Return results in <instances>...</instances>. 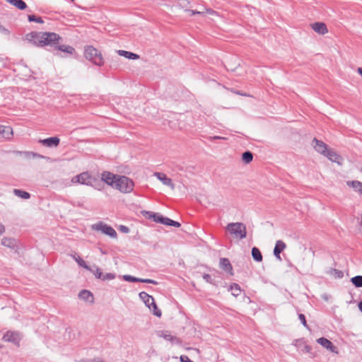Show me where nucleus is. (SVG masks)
Instances as JSON below:
<instances>
[{
    "label": "nucleus",
    "instance_id": "nucleus-33",
    "mask_svg": "<svg viewBox=\"0 0 362 362\" xmlns=\"http://www.w3.org/2000/svg\"><path fill=\"white\" fill-rule=\"evenodd\" d=\"M91 268H92V271H90V272L94 274L95 278L101 279V278L103 276V273L101 272L99 267L98 266L94 265Z\"/></svg>",
    "mask_w": 362,
    "mask_h": 362
},
{
    "label": "nucleus",
    "instance_id": "nucleus-55",
    "mask_svg": "<svg viewBox=\"0 0 362 362\" xmlns=\"http://www.w3.org/2000/svg\"><path fill=\"white\" fill-rule=\"evenodd\" d=\"M95 188L97 189L98 190H100V189L98 187H95Z\"/></svg>",
    "mask_w": 362,
    "mask_h": 362
},
{
    "label": "nucleus",
    "instance_id": "nucleus-24",
    "mask_svg": "<svg viewBox=\"0 0 362 362\" xmlns=\"http://www.w3.org/2000/svg\"><path fill=\"white\" fill-rule=\"evenodd\" d=\"M117 53L119 55L129 59H138L139 58L138 54L125 50H118Z\"/></svg>",
    "mask_w": 362,
    "mask_h": 362
},
{
    "label": "nucleus",
    "instance_id": "nucleus-15",
    "mask_svg": "<svg viewBox=\"0 0 362 362\" xmlns=\"http://www.w3.org/2000/svg\"><path fill=\"white\" fill-rule=\"evenodd\" d=\"M312 29L320 35H325L328 33V29L325 23L316 22L311 24Z\"/></svg>",
    "mask_w": 362,
    "mask_h": 362
},
{
    "label": "nucleus",
    "instance_id": "nucleus-17",
    "mask_svg": "<svg viewBox=\"0 0 362 362\" xmlns=\"http://www.w3.org/2000/svg\"><path fill=\"white\" fill-rule=\"evenodd\" d=\"M220 268L233 275V267L228 258H221L219 262Z\"/></svg>",
    "mask_w": 362,
    "mask_h": 362
},
{
    "label": "nucleus",
    "instance_id": "nucleus-22",
    "mask_svg": "<svg viewBox=\"0 0 362 362\" xmlns=\"http://www.w3.org/2000/svg\"><path fill=\"white\" fill-rule=\"evenodd\" d=\"M346 185L362 194V182L357 180L347 181Z\"/></svg>",
    "mask_w": 362,
    "mask_h": 362
},
{
    "label": "nucleus",
    "instance_id": "nucleus-51",
    "mask_svg": "<svg viewBox=\"0 0 362 362\" xmlns=\"http://www.w3.org/2000/svg\"><path fill=\"white\" fill-rule=\"evenodd\" d=\"M357 71L362 76V68H358Z\"/></svg>",
    "mask_w": 362,
    "mask_h": 362
},
{
    "label": "nucleus",
    "instance_id": "nucleus-38",
    "mask_svg": "<svg viewBox=\"0 0 362 362\" xmlns=\"http://www.w3.org/2000/svg\"><path fill=\"white\" fill-rule=\"evenodd\" d=\"M153 221L156 223H160V220L162 219L163 216L158 213H155L154 215H152Z\"/></svg>",
    "mask_w": 362,
    "mask_h": 362
},
{
    "label": "nucleus",
    "instance_id": "nucleus-54",
    "mask_svg": "<svg viewBox=\"0 0 362 362\" xmlns=\"http://www.w3.org/2000/svg\"><path fill=\"white\" fill-rule=\"evenodd\" d=\"M360 224H361V226H362V214H361V222H360Z\"/></svg>",
    "mask_w": 362,
    "mask_h": 362
},
{
    "label": "nucleus",
    "instance_id": "nucleus-36",
    "mask_svg": "<svg viewBox=\"0 0 362 362\" xmlns=\"http://www.w3.org/2000/svg\"><path fill=\"white\" fill-rule=\"evenodd\" d=\"M141 214H143V216H144L146 218L148 219H153L152 215L155 214V213L148 211H142Z\"/></svg>",
    "mask_w": 362,
    "mask_h": 362
},
{
    "label": "nucleus",
    "instance_id": "nucleus-10",
    "mask_svg": "<svg viewBox=\"0 0 362 362\" xmlns=\"http://www.w3.org/2000/svg\"><path fill=\"white\" fill-rule=\"evenodd\" d=\"M312 145L317 152L323 156L328 150L327 145L325 144L322 141L318 140L316 138L313 139Z\"/></svg>",
    "mask_w": 362,
    "mask_h": 362
},
{
    "label": "nucleus",
    "instance_id": "nucleus-16",
    "mask_svg": "<svg viewBox=\"0 0 362 362\" xmlns=\"http://www.w3.org/2000/svg\"><path fill=\"white\" fill-rule=\"evenodd\" d=\"M324 156L327 157L332 162H334L339 164H340L341 160V157L332 149L328 148Z\"/></svg>",
    "mask_w": 362,
    "mask_h": 362
},
{
    "label": "nucleus",
    "instance_id": "nucleus-42",
    "mask_svg": "<svg viewBox=\"0 0 362 362\" xmlns=\"http://www.w3.org/2000/svg\"><path fill=\"white\" fill-rule=\"evenodd\" d=\"M203 279L208 283H211V277L208 274H204L203 275Z\"/></svg>",
    "mask_w": 362,
    "mask_h": 362
},
{
    "label": "nucleus",
    "instance_id": "nucleus-19",
    "mask_svg": "<svg viewBox=\"0 0 362 362\" xmlns=\"http://www.w3.org/2000/svg\"><path fill=\"white\" fill-rule=\"evenodd\" d=\"M1 245L12 250H17V240L12 238H3Z\"/></svg>",
    "mask_w": 362,
    "mask_h": 362
},
{
    "label": "nucleus",
    "instance_id": "nucleus-46",
    "mask_svg": "<svg viewBox=\"0 0 362 362\" xmlns=\"http://www.w3.org/2000/svg\"><path fill=\"white\" fill-rule=\"evenodd\" d=\"M171 226L179 228L180 226V223L179 222H177V221H173L172 222Z\"/></svg>",
    "mask_w": 362,
    "mask_h": 362
},
{
    "label": "nucleus",
    "instance_id": "nucleus-45",
    "mask_svg": "<svg viewBox=\"0 0 362 362\" xmlns=\"http://www.w3.org/2000/svg\"><path fill=\"white\" fill-rule=\"evenodd\" d=\"M168 218L163 216L162 219L160 220V223L167 225Z\"/></svg>",
    "mask_w": 362,
    "mask_h": 362
},
{
    "label": "nucleus",
    "instance_id": "nucleus-5",
    "mask_svg": "<svg viewBox=\"0 0 362 362\" xmlns=\"http://www.w3.org/2000/svg\"><path fill=\"white\" fill-rule=\"evenodd\" d=\"M139 296L145 305L153 311V315L157 317L161 316V311L157 308L154 298L151 296L144 291L140 292Z\"/></svg>",
    "mask_w": 362,
    "mask_h": 362
},
{
    "label": "nucleus",
    "instance_id": "nucleus-25",
    "mask_svg": "<svg viewBox=\"0 0 362 362\" xmlns=\"http://www.w3.org/2000/svg\"><path fill=\"white\" fill-rule=\"evenodd\" d=\"M71 257L78 263V264L80 267L84 268L85 269H86L88 271H92V268L90 266H88L86 264V262L83 259H81L79 256H76V255H71Z\"/></svg>",
    "mask_w": 362,
    "mask_h": 362
},
{
    "label": "nucleus",
    "instance_id": "nucleus-39",
    "mask_svg": "<svg viewBox=\"0 0 362 362\" xmlns=\"http://www.w3.org/2000/svg\"><path fill=\"white\" fill-rule=\"evenodd\" d=\"M79 362H106L100 358H93V359H86V360H81Z\"/></svg>",
    "mask_w": 362,
    "mask_h": 362
},
{
    "label": "nucleus",
    "instance_id": "nucleus-50",
    "mask_svg": "<svg viewBox=\"0 0 362 362\" xmlns=\"http://www.w3.org/2000/svg\"><path fill=\"white\" fill-rule=\"evenodd\" d=\"M173 221V220H171L170 218H168L166 226H171Z\"/></svg>",
    "mask_w": 362,
    "mask_h": 362
},
{
    "label": "nucleus",
    "instance_id": "nucleus-30",
    "mask_svg": "<svg viewBox=\"0 0 362 362\" xmlns=\"http://www.w3.org/2000/svg\"><path fill=\"white\" fill-rule=\"evenodd\" d=\"M351 282L357 288L362 287V276L358 275L352 277Z\"/></svg>",
    "mask_w": 362,
    "mask_h": 362
},
{
    "label": "nucleus",
    "instance_id": "nucleus-29",
    "mask_svg": "<svg viewBox=\"0 0 362 362\" xmlns=\"http://www.w3.org/2000/svg\"><path fill=\"white\" fill-rule=\"evenodd\" d=\"M253 159V155L250 151H245L242 154V160L245 163H250Z\"/></svg>",
    "mask_w": 362,
    "mask_h": 362
},
{
    "label": "nucleus",
    "instance_id": "nucleus-49",
    "mask_svg": "<svg viewBox=\"0 0 362 362\" xmlns=\"http://www.w3.org/2000/svg\"><path fill=\"white\" fill-rule=\"evenodd\" d=\"M4 232V226L3 225H0V235H1Z\"/></svg>",
    "mask_w": 362,
    "mask_h": 362
},
{
    "label": "nucleus",
    "instance_id": "nucleus-4",
    "mask_svg": "<svg viewBox=\"0 0 362 362\" xmlns=\"http://www.w3.org/2000/svg\"><path fill=\"white\" fill-rule=\"evenodd\" d=\"M226 230L235 238L243 239L247 236L246 226L243 223H230L226 226Z\"/></svg>",
    "mask_w": 362,
    "mask_h": 362
},
{
    "label": "nucleus",
    "instance_id": "nucleus-13",
    "mask_svg": "<svg viewBox=\"0 0 362 362\" xmlns=\"http://www.w3.org/2000/svg\"><path fill=\"white\" fill-rule=\"evenodd\" d=\"M123 279L127 281H129V282H141V283L151 284H154V285L158 284V282L155 280L150 279L136 278L133 276L128 275V274L124 275Z\"/></svg>",
    "mask_w": 362,
    "mask_h": 362
},
{
    "label": "nucleus",
    "instance_id": "nucleus-11",
    "mask_svg": "<svg viewBox=\"0 0 362 362\" xmlns=\"http://www.w3.org/2000/svg\"><path fill=\"white\" fill-rule=\"evenodd\" d=\"M154 176L157 177L164 185L170 187L171 189H175V185L173 182V180L168 177L165 174L163 173H155Z\"/></svg>",
    "mask_w": 362,
    "mask_h": 362
},
{
    "label": "nucleus",
    "instance_id": "nucleus-2",
    "mask_svg": "<svg viewBox=\"0 0 362 362\" xmlns=\"http://www.w3.org/2000/svg\"><path fill=\"white\" fill-rule=\"evenodd\" d=\"M134 183L132 180L124 175H119L116 179L114 189L122 193H130L134 189Z\"/></svg>",
    "mask_w": 362,
    "mask_h": 362
},
{
    "label": "nucleus",
    "instance_id": "nucleus-18",
    "mask_svg": "<svg viewBox=\"0 0 362 362\" xmlns=\"http://www.w3.org/2000/svg\"><path fill=\"white\" fill-rule=\"evenodd\" d=\"M13 129L10 126L0 125V135L6 139H11L13 136Z\"/></svg>",
    "mask_w": 362,
    "mask_h": 362
},
{
    "label": "nucleus",
    "instance_id": "nucleus-37",
    "mask_svg": "<svg viewBox=\"0 0 362 362\" xmlns=\"http://www.w3.org/2000/svg\"><path fill=\"white\" fill-rule=\"evenodd\" d=\"M298 318L300 320V321L301 322V323L303 324V325L305 327H308V324L306 322V320H305V317L303 314H299L298 315Z\"/></svg>",
    "mask_w": 362,
    "mask_h": 362
},
{
    "label": "nucleus",
    "instance_id": "nucleus-6",
    "mask_svg": "<svg viewBox=\"0 0 362 362\" xmlns=\"http://www.w3.org/2000/svg\"><path fill=\"white\" fill-rule=\"evenodd\" d=\"M92 229L96 231H100L102 233L108 235L112 238H117V234L115 230L110 226L103 223L98 222L92 226Z\"/></svg>",
    "mask_w": 362,
    "mask_h": 362
},
{
    "label": "nucleus",
    "instance_id": "nucleus-31",
    "mask_svg": "<svg viewBox=\"0 0 362 362\" xmlns=\"http://www.w3.org/2000/svg\"><path fill=\"white\" fill-rule=\"evenodd\" d=\"M230 289L231 291L232 295H233L234 296H238L241 293V289H240V286L235 283L233 284L230 286Z\"/></svg>",
    "mask_w": 362,
    "mask_h": 362
},
{
    "label": "nucleus",
    "instance_id": "nucleus-48",
    "mask_svg": "<svg viewBox=\"0 0 362 362\" xmlns=\"http://www.w3.org/2000/svg\"><path fill=\"white\" fill-rule=\"evenodd\" d=\"M188 11L191 13V16H193V15H195V14H200L201 13V12L197 11H194V10H189Z\"/></svg>",
    "mask_w": 362,
    "mask_h": 362
},
{
    "label": "nucleus",
    "instance_id": "nucleus-26",
    "mask_svg": "<svg viewBox=\"0 0 362 362\" xmlns=\"http://www.w3.org/2000/svg\"><path fill=\"white\" fill-rule=\"evenodd\" d=\"M251 253H252V257L254 259V260H255L256 262H258L262 261V253L257 247H252Z\"/></svg>",
    "mask_w": 362,
    "mask_h": 362
},
{
    "label": "nucleus",
    "instance_id": "nucleus-43",
    "mask_svg": "<svg viewBox=\"0 0 362 362\" xmlns=\"http://www.w3.org/2000/svg\"><path fill=\"white\" fill-rule=\"evenodd\" d=\"M209 139L211 141L212 140H216V139H223V140H226V137H223V136H211L209 138Z\"/></svg>",
    "mask_w": 362,
    "mask_h": 362
},
{
    "label": "nucleus",
    "instance_id": "nucleus-35",
    "mask_svg": "<svg viewBox=\"0 0 362 362\" xmlns=\"http://www.w3.org/2000/svg\"><path fill=\"white\" fill-rule=\"evenodd\" d=\"M115 278V274L114 273H106L105 274H103L101 279L103 281H109L112 280Z\"/></svg>",
    "mask_w": 362,
    "mask_h": 362
},
{
    "label": "nucleus",
    "instance_id": "nucleus-53",
    "mask_svg": "<svg viewBox=\"0 0 362 362\" xmlns=\"http://www.w3.org/2000/svg\"><path fill=\"white\" fill-rule=\"evenodd\" d=\"M310 349H311L310 346H305V350L307 352H309L310 351Z\"/></svg>",
    "mask_w": 362,
    "mask_h": 362
},
{
    "label": "nucleus",
    "instance_id": "nucleus-47",
    "mask_svg": "<svg viewBox=\"0 0 362 362\" xmlns=\"http://www.w3.org/2000/svg\"><path fill=\"white\" fill-rule=\"evenodd\" d=\"M164 338H165L166 340H168V341H171V340H173V337L172 335H170V334H165V335L164 336Z\"/></svg>",
    "mask_w": 362,
    "mask_h": 362
},
{
    "label": "nucleus",
    "instance_id": "nucleus-1",
    "mask_svg": "<svg viewBox=\"0 0 362 362\" xmlns=\"http://www.w3.org/2000/svg\"><path fill=\"white\" fill-rule=\"evenodd\" d=\"M25 39L30 43L38 46H56L61 37L55 33L49 32H31L25 36Z\"/></svg>",
    "mask_w": 362,
    "mask_h": 362
},
{
    "label": "nucleus",
    "instance_id": "nucleus-44",
    "mask_svg": "<svg viewBox=\"0 0 362 362\" xmlns=\"http://www.w3.org/2000/svg\"><path fill=\"white\" fill-rule=\"evenodd\" d=\"M0 32L4 33L5 35H9L8 30L2 25H0Z\"/></svg>",
    "mask_w": 362,
    "mask_h": 362
},
{
    "label": "nucleus",
    "instance_id": "nucleus-21",
    "mask_svg": "<svg viewBox=\"0 0 362 362\" xmlns=\"http://www.w3.org/2000/svg\"><path fill=\"white\" fill-rule=\"evenodd\" d=\"M78 297L81 299L90 303H93L94 299L93 294L88 290H82L80 291Z\"/></svg>",
    "mask_w": 362,
    "mask_h": 362
},
{
    "label": "nucleus",
    "instance_id": "nucleus-12",
    "mask_svg": "<svg viewBox=\"0 0 362 362\" xmlns=\"http://www.w3.org/2000/svg\"><path fill=\"white\" fill-rule=\"evenodd\" d=\"M317 342L320 344L322 346L325 348L326 349L330 351L332 353H337V349L331 341L325 338L320 337L317 339Z\"/></svg>",
    "mask_w": 362,
    "mask_h": 362
},
{
    "label": "nucleus",
    "instance_id": "nucleus-8",
    "mask_svg": "<svg viewBox=\"0 0 362 362\" xmlns=\"http://www.w3.org/2000/svg\"><path fill=\"white\" fill-rule=\"evenodd\" d=\"M22 339L21 334L15 331H7L3 336L2 340L6 342H11L19 346Z\"/></svg>",
    "mask_w": 362,
    "mask_h": 362
},
{
    "label": "nucleus",
    "instance_id": "nucleus-27",
    "mask_svg": "<svg viewBox=\"0 0 362 362\" xmlns=\"http://www.w3.org/2000/svg\"><path fill=\"white\" fill-rule=\"evenodd\" d=\"M13 193L16 196L19 197L23 199H28L30 197V194L28 192H27L25 191H23L21 189H15L13 190Z\"/></svg>",
    "mask_w": 362,
    "mask_h": 362
},
{
    "label": "nucleus",
    "instance_id": "nucleus-14",
    "mask_svg": "<svg viewBox=\"0 0 362 362\" xmlns=\"http://www.w3.org/2000/svg\"><path fill=\"white\" fill-rule=\"evenodd\" d=\"M60 139L57 136L40 139L39 143L47 147H57L59 146Z\"/></svg>",
    "mask_w": 362,
    "mask_h": 362
},
{
    "label": "nucleus",
    "instance_id": "nucleus-52",
    "mask_svg": "<svg viewBox=\"0 0 362 362\" xmlns=\"http://www.w3.org/2000/svg\"><path fill=\"white\" fill-rule=\"evenodd\" d=\"M358 308L361 312H362V300L358 303Z\"/></svg>",
    "mask_w": 362,
    "mask_h": 362
},
{
    "label": "nucleus",
    "instance_id": "nucleus-56",
    "mask_svg": "<svg viewBox=\"0 0 362 362\" xmlns=\"http://www.w3.org/2000/svg\"><path fill=\"white\" fill-rule=\"evenodd\" d=\"M361 172H362V167H361Z\"/></svg>",
    "mask_w": 362,
    "mask_h": 362
},
{
    "label": "nucleus",
    "instance_id": "nucleus-28",
    "mask_svg": "<svg viewBox=\"0 0 362 362\" xmlns=\"http://www.w3.org/2000/svg\"><path fill=\"white\" fill-rule=\"evenodd\" d=\"M18 154L24 155L26 158H44L42 156L31 151H18Z\"/></svg>",
    "mask_w": 362,
    "mask_h": 362
},
{
    "label": "nucleus",
    "instance_id": "nucleus-40",
    "mask_svg": "<svg viewBox=\"0 0 362 362\" xmlns=\"http://www.w3.org/2000/svg\"><path fill=\"white\" fill-rule=\"evenodd\" d=\"M332 272H334L335 275L339 278H341L343 276V274L340 270H338L336 269H332Z\"/></svg>",
    "mask_w": 362,
    "mask_h": 362
},
{
    "label": "nucleus",
    "instance_id": "nucleus-9",
    "mask_svg": "<svg viewBox=\"0 0 362 362\" xmlns=\"http://www.w3.org/2000/svg\"><path fill=\"white\" fill-rule=\"evenodd\" d=\"M117 176L118 175L113 174L109 171H104L101 174V180L113 188Z\"/></svg>",
    "mask_w": 362,
    "mask_h": 362
},
{
    "label": "nucleus",
    "instance_id": "nucleus-3",
    "mask_svg": "<svg viewBox=\"0 0 362 362\" xmlns=\"http://www.w3.org/2000/svg\"><path fill=\"white\" fill-rule=\"evenodd\" d=\"M84 56L86 59L92 62L97 66H102L104 64L103 58L100 52L93 46H88L85 48Z\"/></svg>",
    "mask_w": 362,
    "mask_h": 362
},
{
    "label": "nucleus",
    "instance_id": "nucleus-23",
    "mask_svg": "<svg viewBox=\"0 0 362 362\" xmlns=\"http://www.w3.org/2000/svg\"><path fill=\"white\" fill-rule=\"evenodd\" d=\"M6 1L20 10H24L27 8V4L23 0H6Z\"/></svg>",
    "mask_w": 362,
    "mask_h": 362
},
{
    "label": "nucleus",
    "instance_id": "nucleus-32",
    "mask_svg": "<svg viewBox=\"0 0 362 362\" xmlns=\"http://www.w3.org/2000/svg\"><path fill=\"white\" fill-rule=\"evenodd\" d=\"M57 49L64 52H66L69 54H73L75 51L74 48L69 45H59L57 47Z\"/></svg>",
    "mask_w": 362,
    "mask_h": 362
},
{
    "label": "nucleus",
    "instance_id": "nucleus-20",
    "mask_svg": "<svg viewBox=\"0 0 362 362\" xmlns=\"http://www.w3.org/2000/svg\"><path fill=\"white\" fill-rule=\"evenodd\" d=\"M286 245L282 240H277L274 249V256L281 260L280 253L286 248Z\"/></svg>",
    "mask_w": 362,
    "mask_h": 362
},
{
    "label": "nucleus",
    "instance_id": "nucleus-41",
    "mask_svg": "<svg viewBox=\"0 0 362 362\" xmlns=\"http://www.w3.org/2000/svg\"><path fill=\"white\" fill-rule=\"evenodd\" d=\"M119 230H120V231H122V233H127L129 232V228L125 226H120Z\"/></svg>",
    "mask_w": 362,
    "mask_h": 362
},
{
    "label": "nucleus",
    "instance_id": "nucleus-34",
    "mask_svg": "<svg viewBox=\"0 0 362 362\" xmlns=\"http://www.w3.org/2000/svg\"><path fill=\"white\" fill-rule=\"evenodd\" d=\"M28 21L30 22H36L38 23H42L43 21L40 17H37L35 15H29L28 16Z\"/></svg>",
    "mask_w": 362,
    "mask_h": 362
},
{
    "label": "nucleus",
    "instance_id": "nucleus-7",
    "mask_svg": "<svg viewBox=\"0 0 362 362\" xmlns=\"http://www.w3.org/2000/svg\"><path fill=\"white\" fill-rule=\"evenodd\" d=\"M93 178L88 172H83L79 175L74 176L71 178V182L74 184L79 183L88 186H93Z\"/></svg>",
    "mask_w": 362,
    "mask_h": 362
}]
</instances>
